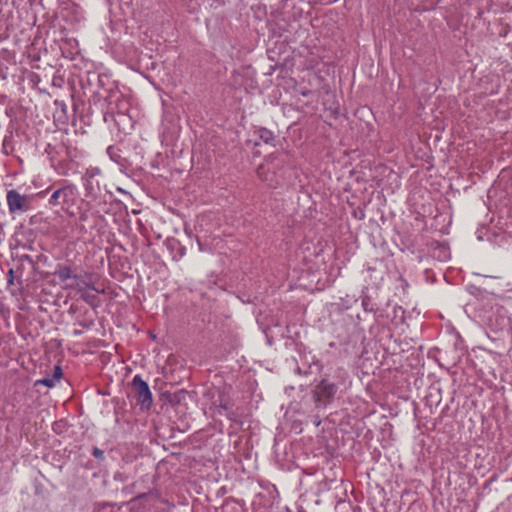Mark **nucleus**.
Listing matches in <instances>:
<instances>
[{"label": "nucleus", "instance_id": "f257e3e1", "mask_svg": "<svg viewBox=\"0 0 512 512\" xmlns=\"http://www.w3.org/2000/svg\"><path fill=\"white\" fill-rule=\"evenodd\" d=\"M108 91L109 94L105 97L108 109L104 114V121L108 122L111 117L119 132L127 134L133 128L132 118L128 115L130 101L117 88H110Z\"/></svg>", "mask_w": 512, "mask_h": 512}, {"label": "nucleus", "instance_id": "f03ea898", "mask_svg": "<svg viewBox=\"0 0 512 512\" xmlns=\"http://www.w3.org/2000/svg\"><path fill=\"white\" fill-rule=\"evenodd\" d=\"M51 193L48 204L51 207H60L63 211L73 214V209L77 204L79 192L75 184L61 180L50 185L41 194Z\"/></svg>", "mask_w": 512, "mask_h": 512}, {"label": "nucleus", "instance_id": "7ed1b4c3", "mask_svg": "<svg viewBox=\"0 0 512 512\" xmlns=\"http://www.w3.org/2000/svg\"><path fill=\"white\" fill-rule=\"evenodd\" d=\"M101 174L102 172L100 168L89 167L81 177L82 185L85 191V197L89 202L97 201L102 196V190L99 181Z\"/></svg>", "mask_w": 512, "mask_h": 512}, {"label": "nucleus", "instance_id": "20e7f679", "mask_svg": "<svg viewBox=\"0 0 512 512\" xmlns=\"http://www.w3.org/2000/svg\"><path fill=\"white\" fill-rule=\"evenodd\" d=\"M6 203L11 215H22L33 209V196L10 189L6 193Z\"/></svg>", "mask_w": 512, "mask_h": 512}, {"label": "nucleus", "instance_id": "39448f33", "mask_svg": "<svg viewBox=\"0 0 512 512\" xmlns=\"http://www.w3.org/2000/svg\"><path fill=\"white\" fill-rule=\"evenodd\" d=\"M338 392V385L329 379H322L313 390V399L316 407H325L331 403Z\"/></svg>", "mask_w": 512, "mask_h": 512}, {"label": "nucleus", "instance_id": "423d86ee", "mask_svg": "<svg viewBox=\"0 0 512 512\" xmlns=\"http://www.w3.org/2000/svg\"><path fill=\"white\" fill-rule=\"evenodd\" d=\"M132 387L135 391L136 401L141 409L148 410L153 403L152 393L148 383L143 380L141 375L137 374L132 379Z\"/></svg>", "mask_w": 512, "mask_h": 512}, {"label": "nucleus", "instance_id": "0eeeda50", "mask_svg": "<svg viewBox=\"0 0 512 512\" xmlns=\"http://www.w3.org/2000/svg\"><path fill=\"white\" fill-rule=\"evenodd\" d=\"M91 273H85L84 276L74 274L73 279L75 281V285L73 286L79 293L90 290L99 292V290L95 287Z\"/></svg>", "mask_w": 512, "mask_h": 512}, {"label": "nucleus", "instance_id": "6e6552de", "mask_svg": "<svg viewBox=\"0 0 512 512\" xmlns=\"http://www.w3.org/2000/svg\"><path fill=\"white\" fill-rule=\"evenodd\" d=\"M257 134L262 142L268 145L275 146V136L271 130L261 127L257 130Z\"/></svg>", "mask_w": 512, "mask_h": 512}, {"label": "nucleus", "instance_id": "1a4fd4ad", "mask_svg": "<svg viewBox=\"0 0 512 512\" xmlns=\"http://www.w3.org/2000/svg\"><path fill=\"white\" fill-rule=\"evenodd\" d=\"M54 274H55V276L58 277V279L61 282H65L68 279L73 278V276H74L72 274L71 268L69 266H67V265H59L57 267V269L55 270Z\"/></svg>", "mask_w": 512, "mask_h": 512}, {"label": "nucleus", "instance_id": "9d476101", "mask_svg": "<svg viewBox=\"0 0 512 512\" xmlns=\"http://www.w3.org/2000/svg\"><path fill=\"white\" fill-rule=\"evenodd\" d=\"M81 295V298L86 302L88 303L89 305L91 306H94L95 303L97 302L98 298L95 294L89 292V290H85L83 292L80 293Z\"/></svg>", "mask_w": 512, "mask_h": 512}, {"label": "nucleus", "instance_id": "9b49d317", "mask_svg": "<svg viewBox=\"0 0 512 512\" xmlns=\"http://www.w3.org/2000/svg\"><path fill=\"white\" fill-rule=\"evenodd\" d=\"M107 154L112 161L119 163L121 156L120 150L118 148L115 146H109L107 148Z\"/></svg>", "mask_w": 512, "mask_h": 512}, {"label": "nucleus", "instance_id": "f8f14e48", "mask_svg": "<svg viewBox=\"0 0 512 512\" xmlns=\"http://www.w3.org/2000/svg\"><path fill=\"white\" fill-rule=\"evenodd\" d=\"M362 307L364 309V311L366 312H373L374 311V305L372 303V300L369 296L367 295H364L362 297Z\"/></svg>", "mask_w": 512, "mask_h": 512}, {"label": "nucleus", "instance_id": "ddd939ff", "mask_svg": "<svg viewBox=\"0 0 512 512\" xmlns=\"http://www.w3.org/2000/svg\"><path fill=\"white\" fill-rule=\"evenodd\" d=\"M56 384V381L55 379H53L52 377L51 378H43V379H39V380H36L35 382V386H38V385H43V386H46V387H54Z\"/></svg>", "mask_w": 512, "mask_h": 512}, {"label": "nucleus", "instance_id": "4468645a", "mask_svg": "<svg viewBox=\"0 0 512 512\" xmlns=\"http://www.w3.org/2000/svg\"><path fill=\"white\" fill-rule=\"evenodd\" d=\"M62 376V369L59 365L54 366V371L52 378L55 379V381H59Z\"/></svg>", "mask_w": 512, "mask_h": 512}, {"label": "nucleus", "instance_id": "2eb2a0df", "mask_svg": "<svg viewBox=\"0 0 512 512\" xmlns=\"http://www.w3.org/2000/svg\"><path fill=\"white\" fill-rule=\"evenodd\" d=\"M92 455L96 458V459H99V460H102L104 459V452L98 448V447H94L93 450H92Z\"/></svg>", "mask_w": 512, "mask_h": 512}, {"label": "nucleus", "instance_id": "dca6fc26", "mask_svg": "<svg viewBox=\"0 0 512 512\" xmlns=\"http://www.w3.org/2000/svg\"><path fill=\"white\" fill-rule=\"evenodd\" d=\"M96 77H97V82H98L99 86H104L106 81H109L108 76L105 74H98V75H96Z\"/></svg>", "mask_w": 512, "mask_h": 512}, {"label": "nucleus", "instance_id": "f3484780", "mask_svg": "<svg viewBox=\"0 0 512 512\" xmlns=\"http://www.w3.org/2000/svg\"><path fill=\"white\" fill-rule=\"evenodd\" d=\"M441 252L443 253L442 260L446 261L450 258L449 250L445 246L440 247Z\"/></svg>", "mask_w": 512, "mask_h": 512}, {"label": "nucleus", "instance_id": "a211bd4d", "mask_svg": "<svg viewBox=\"0 0 512 512\" xmlns=\"http://www.w3.org/2000/svg\"><path fill=\"white\" fill-rule=\"evenodd\" d=\"M219 409H223V410H225V411H226V410L228 409V407H227V405H226V404H221V405L219 406Z\"/></svg>", "mask_w": 512, "mask_h": 512}]
</instances>
